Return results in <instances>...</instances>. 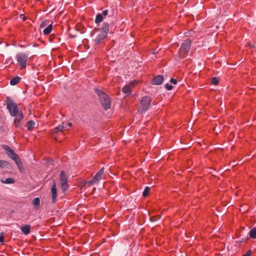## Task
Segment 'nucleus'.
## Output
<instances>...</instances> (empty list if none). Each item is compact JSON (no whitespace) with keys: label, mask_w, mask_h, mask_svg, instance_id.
I'll use <instances>...</instances> for the list:
<instances>
[{"label":"nucleus","mask_w":256,"mask_h":256,"mask_svg":"<svg viewBox=\"0 0 256 256\" xmlns=\"http://www.w3.org/2000/svg\"><path fill=\"white\" fill-rule=\"evenodd\" d=\"M6 108L10 114L14 117V124L16 127L20 128L22 126V122L24 118L22 112L20 110L15 102L10 98H7Z\"/></svg>","instance_id":"nucleus-1"},{"label":"nucleus","mask_w":256,"mask_h":256,"mask_svg":"<svg viewBox=\"0 0 256 256\" xmlns=\"http://www.w3.org/2000/svg\"><path fill=\"white\" fill-rule=\"evenodd\" d=\"M3 148L6 150L8 156L14 161L20 171L22 172L24 166L19 156L10 146L4 145Z\"/></svg>","instance_id":"nucleus-2"},{"label":"nucleus","mask_w":256,"mask_h":256,"mask_svg":"<svg viewBox=\"0 0 256 256\" xmlns=\"http://www.w3.org/2000/svg\"><path fill=\"white\" fill-rule=\"evenodd\" d=\"M96 92L98 95L100 102L104 108L106 110H108L111 106L110 98L100 89H96Z\"/></svg>","instance_id":"nucleus-3"},{"label":"nucleus","mask_w":256,"mask_h":256,"mask_svg":"<svg viewBox=\"0 0 256 256\" xmlns=\"http://www.w3.org/2000/svg\"><path fill=\"white\" fill-rule=\"evenodd\" d=\"M191 44L192 42L188 38L185 40L184 42L182 44L178 52L179 57L182 58L188 56V52L190 48Z\"/></svg>","instance_id":"nucleus-4"},{"label":"nucleus","mask_w":256,"mask_h":256,"mask_svg":"<svg viewBox=\"0 0 256 256\" xmlns=\"http://www.w3.org/2000/svg\"><path fill=\"white\" fill-rule=\"evenodd\" d=\"M28 56V54L24 52H18L16 54L17 64L21 70L26 67Z\"/></svg>","instance_id":"nucleus-5"},{"label":"nucleus","mask_w":256,"mask_h":256,"mask_svg":"<svg viewBox=\"0 0 256 256\" xmlns=\"http://www.w3.org/2000/svg\"><path fill=\"white\" fill-rule=\"evenodd\" d=\"M151 104V99L148 96H144L139 104L138 111L143 113L146 111Z\"/></svg>","instance_id":"nucleus-6"},{"label":"nucleus","mask_w":256,"mask_h":256,"mask_svg":"<svg viewBox=\"0 0 256 256\" xmlns=\"http://www.w3.org/2000/svg\"><path fill=\"white\" fill-rule=\"evenodd\" d=\"M104 174V168H101L94 176L92 180H88L86 182L88 186H91L94 184L98 183L102 179V176Z\"/></svg>","instance_id":"nucleus-7"},{"label":"nucleus","mask_w":256,"mask_h":256,"mask_svg":"<svg viewBox=\"0 0 256 256\" xmlns=\"http://www.w3.org/2000/svg\"><path fill=\"white\" fill-rule=\"evenodd\" d=\"M60 176L62 190L63 192H65L67 190L68 188L67 176L64 171L60 172Z\"/></svg>","instance_id":"nucleus-8"},{"label":"nucleus","mask_w":256,"mask_h":256,"mask_svg":"<svg viewBox=\"0 0 256 256\" xmlns=\"http://www.w3.org/2000/svg\"><path fill=\"white\" fill-rule=\"evenodd\" d=\"M138 82L136 80L128 84L123 87L122 89V92L126 94H130L132 92V90L135 86H136Z\"/></svg>","instance_id":"nucleus-9"},{"label":"nucleus","mask_w":256,"mask_h":256,"mask_svg":"<svg viewBox=\"0 0 256 256\" xmlns=\"http://www.w3.org/2000/svg\"><path fill=\"white\" fill-rule=\"evenodd\" d=\"M71 126V123H68V124H64V123H62V124L59 125L54 128L52 130V133H57L59 132H62L64 129L68 130Z\"/></svg>","instance_id":"nucleus-10"},{"label":"nucleus","mask_w":256,"mask_h":256,"mask_svg":"<svg viewBox=\"0 0 256 256\" xmlns=\"http://www.w3.org/2000/svg\"><path fill=\"white\" fill-rule=\"evenodd\" d=\"M52 191V203H54L56 201V197H57V190H56V186L55 182H54L51 188Z\"/></svg>","instance_id":"nucleus-11"},{"label":"nucleus","mask_w":256,"mask_h":256,"mask_svg":"<svg viewBox=\"0 0 256 256\" xmlns=\"http://www.w3.org/2000/svg\"><path fill=\"white\" fill-rule=\"evenodd\" d=\"M164 80V78L162 76H158L154 77L152 81V84L160 85L161 84Z\"/></svg>","instance_id":"nucleus-12"},{"label":"nucleus","mask_w":256,"mask_h":256,"mask_svg":"<svg viewBox=\"0 0 256 256\" xmlns=\"http://www.w3.org/2000/svg\"><path fill=\"white\" fill-rule=\"evenodd\" d=\"M20 230L25 235H28L30 232V226L28 224H25L20 227Z\"/></svg>","instance_id":"nucleus-13"},{"label":"nucleus","mask_w":256,"mask_h":256,"mask_svg":"<svg viewBox=\"0 0 256 256\" xmlns=\"http://www.w3.org/2000/svg\"><path fill=\"white\" fill-rule=\"evenodd\" d=\"M106 36V32H102L100 34L98 35L95 39L96 44H99L101 41Z\"/></svg>","instance_id":"nucleus-14"},{"label":"nucleus","mask_w":256,"mask_h":256,"mask_svg":"<svg viewBox=\"0 0 256 256\" xmlns=\"http://www.w3.org/2000/svg\"><path fill=\"white\" fill-rule=\"evenodd\" d=\"M35 126V122L33 120H29L27 122L26 127L28 130H32Z\"/></svg>","instance_id":"nucleus-15"},{"label":"nucleus","mask_w":256,"mask_h":256,"mask_svg":"<svg viewBox=\"0 0 256 256\" xmlns=\"http://www.w3.org/2000/svg\"><path fill=\"white\" fill-rule=\"evenodd\" d=\"M20 78L19 76H15L10 80V84L12 86L17 84L20 81Z\"/></svg>","instance_id":"nucleus-16"},{"label":"nucleus","mask_w":256,"mask_h":256,"mask_svg":"<svg viewBox=\"0 0 256 256\" xmlns=\"http://www.w3.org/2000/svg\"><path fill=\"white\" fill-rule=\"evenodd\" d=\"M52 24H50L47 28H46L43 31L44 34H48L52 32Z\"/></svg>","instance_id":"nucleus-17"},{"label":"nucleus","mask_w":256,"mask_h":256,"mask_svg":"<svg viewBox=\"0 0 256 256\" xmlns=\"http://www.w3.org/2000/svg\"><path fill=\"white\" fill-rule=\"evenodd\" d=\"M104 19L103 16L102 14H98L96 18L95 22L96 24H99Z\"/></svg>","instance_id":"nucleus-18"},{"label":"nucleus","mask_w":256,"mask_h":256,"mask_svg":"<svg viewBox=\"0 0 256 256\" xmlns=\"http://www.w3.org/2000/svg\"><path fill=\"white\" fill-rule=\"evenodd\" d=\"M250 236L252 238H256V227L250 230Z\"/></svg>","instance_id":"nucleus-19"},{"label":"nucleus","mask_w":256,"mask_h":256,"mask_svg":"<svg viewBox=\"0 0 256 256\" xmlns=\"http://www.w3.org/2000/svg\"><path fill=\"white\" fill-rule=\"evenodd\" d=\"M32 204L36 208L39 207L40 205V200L38 198H36L32 200Z\"/></svg>","instance_id":"nucleus-20"},{"label":"nucleus","mask_w":256,"mask_h":256,"mask_svg":"<svg viewBox=\"0 0 256 256\" xmlns=\"http://www.w3.org/2000/svg\"><path fill=\"white\" fill-rule=\"evenodd\" d=\"M1 182L4 184H14V180L12 178H8L5 180H2Z\"/></svg>","instance_id":"nucleus-21"},{"label":"nucleus","mask_w":256,"mask_h":256,"mask_svg":"<svg viewBox=\"0 0 256 256\" xmlns=\"http://www.w3.org/2000/svg\"><path fill=\"white\" fill-rule=\"evenodd\" d=\"M150 191V188L148 186L146 187L144 190V191L142 193L143 196H144V197L147 196L149 194Z\"/></svg>","instance_id":"nucleus-22"},{"label":"nucleus","mask_w":256,"mask_h":256,"mask_svg":"<svg viewBox=\"0 0 256 256\" xmlns=\"http://www.w3.org/2000/svg\"><path fill=\"white\" fill-rule=\"evenodd\" d=\"M8 164V162L0 160V167L4 168L5 166H7Z\"/></svg>","instance_id":"nucleus-23"},{"label":"nucleus","mask_w":256,"mask_h":256,"mask_svg":"<svg viewBox=\"0 0 256 256\" xmlns=\"http://www.w3.org/2000/svg\"><path fill=\"white\" fill-rule=\"evenodd\" d=\"M103 26H104V28H103V29L104 30V32H106V34H107L108 31V24L106 23H104L103 24Z\"/></svg>","instance_id":"nucleus-24"},{"label":"nucleus","mask_w":256,"mask_h":256,"mask_svg":"<svg viewBox=\"0 0 256 256\" xmlns=\"http://www.w3.org/2000/svg\"><path fill=\"white\" fill-rule=\"evenodd\" d=\"M212 82L214 85H217L218 84V80L216 78H212Z\"/></svg>","instance_id":"nucleus-25"},{"label":"nucleus","mask_w":256,"mask_h":256,"mask_svg":"<svg viewBox=\"0 0 256 256\" xmlns=\"http://www.w3.org/2000/svg\"><path fill=\"white\" fill-rule=\"evenodd\" d=\"M4 233L2 232L0 234V242L2 244L4 242Z\"/></svg>","instance_id":"nucleus-26"},{"label":"nucleus","mask_w":256,"mask_h":256,"mask_svg":"<svg viewBox=\"0 0 256 256\" xmlns=\"http://www.w3.org/2000/svg\"><path fill=\"white\" fill-rule=\"evenodd\" d=\"M165 87L168 90H172V86L168 84H166L165 86Z\"/></svg>","instance_id":"nucleus-27"},{"label":"nucleus","mask_w":256,"mask_h":256,"mask_svg":"<svg viewBox=\"0 0 256 256\" xmlns=\"http://www.w3.org/2000/svg\"><path fill=\"white\" fill-rule=\"evenodd\" d=\"M252 254V250H248L245 254H243L242 256H250Z\"/></svg>","instance_id":"nucleus-28"},{"label":"nucleus","mask_w":256,"mask_h":256,"mask_svg":"<svg viewBox=\"0 0 256 256\" xmlns=\"http://www.w3.org/2000/svg\"><path fill=\"white\" fill-rule=\"evenodd\" d=\"M170 82H171L172 84H176V83H177V81H176V79H174V78H171V79H170Z\"/></svg>","instance_id":"nucleus-29"},{"label":"nucleus","mask_w":256,"mask_h":256,"mask_svg":"<svg viewBox=\"0 0 256 256\" xmlns=\"http://www.w3.org/2000/svg\"><path fill=\"white\" fill-rule=\"evenodd\" d=\"M108 14V10H104L102 12V16H106Z\"/></svg>","instance_id":"nucleus-30"},{"label":"nucleus","mask_w":256,"mask_h":256,"mask_svg":"<svg viewBox=\"0 0 256 256\" xmlns=\"http://www.w3.org/2000/svg\"><path fill=\"white\" fill-rule=\"evenodd\" d=\"M248 46H250V47H252V48H254V46H255L254 45L250 43H249Z\"/></svg>","instance_id":"nucleus-31"},{"label":"nucleus","mask_w":256,"mask_h":256,"mask_svg":"<svg viewBox=\"0 0 256 256\" xmlns=\"http://www.w3.org/2000/svg\"><path fill=\"white\" fill-rule=\"evenodd\" d=\"M44 26V22H42V23L40 24V28H43Z\"/></svg>","instance_id":"nucleus-32"}]
</instances>
